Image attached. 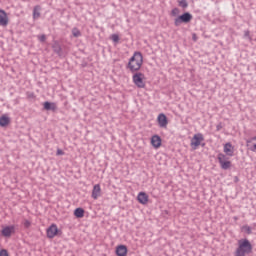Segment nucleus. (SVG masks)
Here are the masks:
<instances>
[{"mask_svg":"<svg viewBox=\"0 0 256 256\" xmlns=\"http://www.w3.org/2000/svg\"><path fill=\"white\" fill-rule=\"evenodd\" d=\"M38 39L41 43H45V41L47 40V36H45V34H42L38 36Z\"/></svg>","mask_w":256,"mask_h":256,"instance_id":"nucleus-26","label":"nucleus"},{"mask_svg":"<svg viewBox=\"0 0 256 256\" xmlns=\"http://www.w3.org/2000/svg\"><path fill=\"white\" fill-rule=\"evenodd\" d=\"M143 65V54L141 52H134L133 56L130 58L128 62V69L135 73V71H139Z\"/></svg>","mask_w":256,"mask_h":256,"instance_id":"nucleus-2","label":"nucleus"},{"mask_svg":"<svg viewBox=\"0 0 256 256\" xmlns=\"http://www.w3.org/2000/svg\"><path fill=\"white\" fill-rule=\"evenodd\" d=\"M137 200L141 205H147V203H149V196L145 192H140L137 196Z\"/></svg>","mask_w":256,"mask_h":256,"instance_id":"nucleus-9","label":"nucleus"},{"mask_svg":"<svg viewBox=\"0 0 256 256\" xmlns=\"http://www.w3.org/2000/svg\"><path fill=\"white\" fill-rule=\"evenodd\" d=\"M220 165L222 169L227 170L231 167V161L227 160L226 162H222Z\"/></svg>","mask_w":256,"mask_h":256,"instance_id":"nucleus-22","label":"nucleus"},{"mask_svg":"<svg viewBox=\"0 0 256 256\" xmlns=\"http://www.w3.org/2000/svg\"><path fill=\"white\" fill-rule=\"evenodd\" d=\"M24 226L25 227H31V222H29V220H25Z\"/></svg>","mask_w":256,"mask_h":256,"instance_id":"nucleus-31","label":"nucleus"},{"mask_svg":"<svg viewBox=\"0 0 256 256\" xmlns=\"http://www.w3.org/2000/svg\"><path fill=\"white\" fill-rule=\"evenodd\" d=\"M218 161L220 164L227 162V156H225V154H218Z\"/></svg>","mask_w":256,"mask_h":256,"instance_id":"nucleus-23","label":"nucleus"},{"mask_svg":"<svg viewBox=\"0 0 256 256\" xmlns=\"http://www.w3.org/2000/svg\"><path fill=\"white\" fill-rule=\"evenodd\" d=\"M151 145H153L155 149H159V147H161V137H159V135L152 136Z\"/></svg>","mask_w":256,"mask_h":256,"instance_id":"nucleus-13","label":"nucleus"},{"mask_svg":"<svg viewBox=\"0 0 256 256\" xmlns=\"http://www.w3.org/2000/svg\"><path fill=\"white\" fill-rule=\"evenodd\" d=\"M116 255L117 256H127V246L120 245L116 248Z\"/></svg>","mask_w":256,"mask_h":256,"instance_id":"nucleus-16","label":"nucleus"},{"mask_svg":"<svg viewBox=\"0 0 256 256\" xmlns=\"http://www.w3.org/2000/svg\"><path fill=\"white\" fill-rule=\"evenodd\" d=\"M201 141H204L203 134L201 133L195 134L191 139L190 145L193 149H197V147L201 145Z\"/></svg>","mask_w":256,"mask_h":256,"instance_id":"nucleus-4","label":"nucleus"},{"mask_svg":"<svg viewBox=\"0 0 256 256\" xmlns=\"http://www.w3.org/2000/svg\"><path fill=\"white\" fill-rule=\"evenodd\" d=\"M99 197H101V186L96 184L92 190V199H99Z\"/></svg>","mask_w":256,"mask_h":256,"instance_id":"nucleus-12","label":"nucleus"},{"mask_svg":"<svg viewBox=\"0 0 256 256\" xmlns=\"http://www.w3.org/2000/svg\"><path fill=\"white\" fill-rule=\"evenodd\" d=\"M11 123V118L7 116L6 114L2 115L0 117V127H7Z\"/></svg>","mask_w":256,"mask_h":256,"instance_id":"nucleus-15","label":"nucleus"},{"mask_svg":"<svg viewBox=\"0 0 256 256\" xmlns=\"http://www.w3.org/2000/svg\"><path fill=\"white\" fill-rule=\"evenodd\" d=\"M253 253V245L248 239L238 240V247L234 252V256H247Z\"/></svg>","mask_w":256,"mask_h":256,"instance_id":"nucleus-1","label":"nucleus"},{"mask_svg":"<svg viewBox=\"0 0 256 256\" xmlns=\"http://www.w3.org/2000/svg\"><path fill=\"white\" fill-rule=\"evenodd\" d=\"M59 229L57 228V225L52 224L48 229H47V237L49 239H53L55 235H57Z\"/></svg>","mask_w":256,"mask_h":256,"instance_id":"nucleus-7","label":"nucleus"},{"mask_svg":"<svg viewBox=\"0 0 256 256\" xmlns=\"http://www.w3.org/2000/svg\"><path fill=\"white\" fill-rule=\"evenodd\" d=\"M191 19H193V15H191L189 12H185L184 14L175 18L174 25L175 27H179L181 23H190Z\"/></svg>","mask_w":256,"mask_h":256,"instance_id":"nucleus-3","label":"nucleus"},{"mask_svg":"<svg viewBox=\"0 0 256 256\" xmlns=\"http://www.w3.org/2000/svg\"><path fill=\"white\" fill-rule=\"evenodd\" d=\"M244 229H245V231H246L249 235H251V227L246 226V227H244Z\"/></svg>","mask_w":256,"mask_h":256,"instance_id":"nucleus-29","label":"nucleus"},{"mask_svg":"<svg viewBox=\"0 0 256 256\" xmlns=\"http://www.w3.org/2000/svg\"><path fill=\"white\" fill-rule=\"evenodd\" d=\"M72 35H73V37H81V31H79V29H77V28H73Z\"/></svg>","mask_w":256,"mask_h":256,"instance_id":"nucleus-24","label":"nucleus"},{"mask_svg":"<svg viewBox=\"0 0 256 256\" xmlns=\"http://www.w3.org/2000/svg\"><path fill=\"white\" fill-rule=\"evenodd\" d=\"M3 237H11L15 233V226H6L1 231Z\"/></svg>","mask_w":256,"mask_h":256,"instance_id":"nucleus-8","label":"nucleus"},{"mask_svg":"<svg viewBox=\"0 0 256 256\" xmlns=\"http://www.w3.org/2000/svg\"><path fill=\"white\" fill-rule=\"evenodd\" d=\"M44 109L46 111H57V104L51 102H44Z\"/></svg>","mask_w":256,"mask_h":256,"instance_id":"nucleus-18","label":"nucleus"},{"mask_svg":"<svg viewBox=\"0 0 256 256\" xmlns=\"http://www.w3.org/2000/svg\"><path fill=\"white\" fill-rule=\"evenodd\" d=\"M133 82L136 87H139L140 89H143L145 87V82H143V74L142 73H136L133 75Z\"/></svg>","mask_w":256,"mask_h":256,"instance_id":"nucleus-5","label":"nucleus"},{"mask_svg":"<svg viewBox=\"0 0 256 256\" xmlns=\"http://www.w3.org/2000/svg\"><path fill=\"white\" fill-rule=\"evenodd\" d=\"M178 5L179 7H182V9H187L189 7V3H187V0H179Z\"/></svg>","mask_w":256,"mask_h":256,"instance_id":"nucleus-21","label":"nucleus"},{"mask_svg":"<svg viewBox=\"0 0 256 256\" xmlns=\"http://www.w3.org/2000/svg\"><path fill=\"white\" fill-rule=\"evenodd\" d=\"M112 41H113L114 43H119V35L113 34V35H112Z\"/></svg>","mask_w":256,"mask_h":256,"instance_id":"nucleus-27","label":"nucleus"},{"mask_svg":"<svg viewBox=\"0 0 256 256\" xmlns=\"http://www.w3.org/2000/svg\"><path fill=\"white\" fill-rule=\"evenodd\" d=\"M246 145L250 151L255 152L256 151V136L247 140Z\"/></svg>","mask_w":256,"mask_h":256,"instance_id":"nucleus-14","label":"nucleus"},{"mask_svg":"<svg viewBox=\"0 0 256 256\" xmlns=\"http://www.w3.org/2000/svg\"><path fill=\"white\" fill-rule=\"evenodd\" d=\"M157 121H158L159 127L161 128L167 127V124L169 123L167 121V116H165V114L163 113L158 115Z\"/></svg>","mask_w":256,"mask_h":256,"instance_id":"nucleus-10","label":"nucleus"},{"mask_svg":"<svg viewBox=\"0 0 256 256\" xmlns=\"http://www.w3.org/2000/svg\"><path fill=\"white\" fill-rule=\"evenodd\" d=\"M222 127H223V126H221V124H218V125L216 126L217 131H221Z\"/></svg>","mask_w":256,"mask_h":256,"instance_id":"nucleus-32","label":"nucleus"},{"mask_svg":"<svg viewBox=\"0 0 256 256\" xmlns=\"http://www.w3.org/2000/svg\"><path fill=\"white\" fill-rule=\"evenodd\" d=\"M179 13H180L179 8H174L171 11V16L172 17H177L179 15Z\"/></svg>","mask_w":256,"mask_h":256,"instance_id":"nucleus-25","label":"nucleus"},{"mask_svg":"<svg viewBox=\"0 0 256 256\" xmlns=\"http://www.w3.org/2000/svg\"><path fill=\"white\" fill-rule=\"evenodd\" d=\"M0 256H9V253L7 252V250L2 249L0 250Z\"/></svg>","mask_w":256,"mask_h":256,"instance_id":"nucleus-28","label":"nucleus"},{"mask_svg":"<svg viewBox=\"0 0 256 256\" xmlns=\"http://www.w3.org/2000/svg\"><path fill=\"white\" fill-rule=\"evenodd\" d=\"M224 153H226V155H228L229 157H233L234 150L233 145H231V143H226L224 145Z\"/></svg>","mask_w":256,"mask_h":256,"instance_id":"nucleus-17","label":"nucleus"},{"mask_svg":"<svg viewBox=\"0 0 256 256\" xmlns=\"http://www.w3.org/2000/svg\"><path fill=\"white\" fill-rule=\"evenodd\" d=\"M41 17V6H35L33 9V19H39Z\"/></svg>","mask_w":256,"mask_h":256,"instance_id":"nucleus-19","label":"nucleus"},{"mask_svg":"<svg viewBox=\"0 0 256 256\" xmlns=\"http://www.w3.org/2000/svg\"><path fill=\"white\" fill-rule=\"evenodd\" d=\"M56 155H65V152H63L61 149H58Z\"/></svg>","mask_w":256,"mask_h":256,"instance_id":"nucleus-30","label":"nucleus"},{"mask_svg":"<svg viewBox=\"0 0 256 256\" xmlns=\"http://www.w3.org/2000/svg\"><path fill=\"white\" fill-rule=\"evenodd\" d=\"M0 25L2 27H7V25H9V18L7 17L5 10H0Z\"/></svg>","mask_w":256,"mask_h":256,"instance_id":"nucleus-6","label":"nucleus"},{"mask_svg":"<svg viewBox=\"0 0 256 256\" xmlns=\"http://www.w3.org/2000/svg\"><path fill=\"white\" fill-rule=\"evenodd\" d=\"M244 37H249V30H246V31H245Z\"/></svg>","mask_w":256,"mask_h":256,"instance_id":"nucleus-33","label":"nucleus"},{"mask_svg":"<svg viewBox=\"0 0 256 256\" xmlns=\"http://www.w3.org/2000/svg\"><path fill=\"white\" fill-rule=\"evenodd\" d=\"M52 49L54 53H56V55H58L59 57L63 56V49L61 48V44H59V42L54 41L52 44Z\"/></svg>","mask_w":256,"mask_h":256,"instance_id":"nucleus-11","label":"nucleus"},{"mask_svg":"<svg viewBox=\"0 0 256 256\" xmlns=\"http://www.w3.org/2000/svg\"><path fill=\"white\" fill-rule=\"evenodd\" d=\"M75 217H78V219H81L85 215V210L83 208H76L74 211Z\"/></svg>","mask_w":256,"mask_h":256,"instance_id":"nucleus-20","label":"nucleus"}]
</instances>
